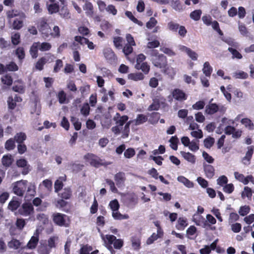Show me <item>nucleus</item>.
<instances>
[{"label":"nucleus","instance_id":"nucleus-1","mask_svg":"<svg viewBox=\"0 0 254 254\" xmlns=\"http://www.w3.org/2000/svg\"><path fill=\"white\" fill-rule=\"evenodd\" d=\"M146 53L149 55L150 61L155 66L159 68L166 67L167 61L164 55L159 54L157 50H150Z\"/></svg>","mask_w":254,"mask_h":254},{"label":"nucleus","instance_id":"nucleus-2","mask_svg":"<svg viewBox=\"0 0 254 254\" xmlns=\"http://www.w3.org/2000/svg\"><path fill=\"white\" fill-rule=\"evenodd\" d=\"M104 241L105 247L110 251L111 254H115L116 252L114 250L112 245L116 249H120L123 246L124 242L122 239H117L116 237L112 235H106L105 237H102Z\"/></svg>","mask_w":254,"mask_h":254},{"label":"nucleus","instance_id":"nucleus-3","mask_svg":"<svg viewBox=\"0 0 254 254\" xmlns=\"http://www.w3.org/2000/svg\"><path fill=\"white\" fill-rule=\"evenodd\" d=\"M84 158L91 166L96 168H98L100 166H107L111 164L110 162H106L104 159L92 153H87L84 155Z\"/></svg>","mask_w":254,"mask_h":254},{"label":"nucleus","instance_id":"nucleus-4","mask_svg":"<svg viewBox=\"0 0 254 254\" xmlns=\"http://www.w3.org/2000/svg\"><path fill=\"white\" fill-rule=\"evenodd\" d=\"M27 183L26 180H22L13 183L12 185L13 192L19 196H23L27 189Z\"/></svg>","mask_w":254,"mask_h":254},{"label":"nucleus","instance_id":"nucleus-5","mask_svg":"<svg viewBox=\"0 0 254 254\" xmlns=\"http://www.w3.org/2000/svg\"><path fill=\"white\" fill-rule=\"evenodd\" d=\"M226 110V108L223 105H217L215 103L209 102L205 107V113L208 115H213L218 111L224 113Z\"/></svg>","mask_w":254,"mask_h":254},{"label":"nucleus","instance_id":"nucleus-6","mask_svg":"<svg viewBox=\"0 0 254 254\" xmlns=\"http://www.w3.org/2000/svg\"><path fill=\"white\" fill-rule=\"evenodd\" d=\"M66 215L60 213H56L53 215V221L60 226H67V224H66Z\"/></svg>","mask_w":254,"mask_h":254},{"label":"nucleus","instance_id":"nucleus-7","mask_svg":"<svg viewBox=\"0 0 254 254\" xmlns=\"http://www.w3.org/2000/svg\"><path fill=\"white\" fill-rule=\"evenodd\" d=\"M33 207L31 203H24L18 209L19 213L24 216H29L33 213Z\"/></svg>","mask_w":254,"mask_h":254},{"label":"nucleus","instance_id":"nucleus-8","mask_svg":"<svg viewBox=\"0 0 254 254\" xmlns=\"http://www.w3.org/2000/svg\"><path fill=\"white\" fill-rule=\"evenodd\" d=\"M39 30L41 32L43 37L47 38L49 35H51V28L44 20H41L40 21Z\"/></svg>","mask_w":254,"mask_h":254},{"label":"nucleus","instance_id":"nucleus-9","mask_svg":"<svg viewBox=\"0 0 254 254\" xmlns=\"http://www.w3.org/2000/svg\"><path fill=\"white\" fill-rule=\"evenodd\" d=\"M128 117L127 115L121 116L120 113H116L113 117V120L116 125L123 127L127 121Z\"/></svg>","mask_w":254,"mask_h":254},{"label":"nucleus","instance_id":"nucleus-10","mask_svg":"<svg viewBox=\"0 0 254 254\" xmlns=\"http://www.w3.org/2000/svg\"><path fill=\"white\" fill-rule=\"evenodd\" d=\"M103 54L106 59L110 63H113L115 62L117 57L110 48H106L103 50Z\"/></svg>","mask_w":254,"mask_h":254},{"label":"nucleus","instance_id":"nucleus-11","mask_svg":"<svg viewBox=\"0 0 254 254\" xmlns=\"http://www.w3.org/2000/svg\"><path fill=\"white\" fill-rule=\"evenodd\" d=\"M192 221L195 224L203 228H205L207 226V222L205 218L198 214H194L192 216Z\"/></svg>","mask_w":254,"mask_h":254},{"label":"nucleus","instance_id":"nucleus-12","mask_svg":"<svg viewBox=\"0 0 254 254\" xmlns=\"http://www.w3.org/2000/svg\"><path fill=\"white\" fill-rule=\"evenodd\" d=\"M38 241L39 233L38 230H36V232L30 239L26 246L29 249H35L38 244Z\"/></svg>","mask_w":254,"mask_h":254},{"label":"nucleus","instance_id":"nucleus-13","mask_svg":"<svg viewBox=\"0 0 254 254\" xmlns=\"http://www.w3.org/2000/svg\"><path fill=\"white\" fill-rule=\"evenodd\" d=\"M7 17L8 22L10 23L13 20V18L18 17H25V15L23 13L19 12L17 10H12L7 11Z\"/></svg>","mask_w":254,"mask_h":254},{"label":"nucleus","instance_id":"nucleus-14","mask_svg":"<svg viewBox=\"0 0 254 254\" xmlns=\"http://www.w3.org/2000/svg\"><path fill=\"white\" fill-rule=\"evenodd\" d=\"M163 234V232L161 228L157 229V233H154L152 235L148 238L146 241L147 245H150L152 244L155 240L158 239L159 238H161Z\"/></svg>","mask_w":254,"mask_h":254},{"label":"nucleus","instance_id":"nucleus-15","mask_svg":"<svg viewBox=\"0 0 254 254\" xmlns=\"http://www.w3.org/2000/svg\"><path fill=\"white\" fill-rule=\"evenodd\" d=\"M172 94L173 98L178 101L185 100L187 99L185 93L179 89H174L173 91Z\"/></svg>","mask_w":254,"mask_h":254},{"label":"nucleus","instance_id":"nucleus-16","mask_svg":"<svg viewBox=\"0 0 254 254\" xmlns=\"http://www.w3.org/2000/svg\"><path fill=\"white\" fill-rule=\"evenodd\" d=\"M16 164L18 167L23 168L22 172V174L26 175L29 173V166L27 165V162L26 160L24 159H20L17 161Z\"/></svg>","mask_w":254,"mask_h":254},{"label":"nucleus","instance_id":"nucleus-17","mask_svg":"<svg viewBox=\"0 0 254 254\" xmlns=\"http://www.w3.org/2000/svg\"><path fill=\"white\" fill-rule=\"evenodd\" d=\"M114 180L117 186H122L126 180L125 174L123 172L117 173L114 176Z\"/></svg>","mask_w":254,"mask_h":254},{"label":"nucleus","instance_id":"nucleus-18","mask_svg":"<svg viewBox=\"0 0 254 254\" xmlns=\"http://www.w3.org/2000/svg\"><path fill=\"white\" fill-rule=\"evenodd\" d=\"M83 9L88 17H93L94 14L93 6L90 2L86 1L83 6Z\"/></svg>","mask_w":254,"mask_h":254},{"label":"nucleus","instance_id":"nucleus-19","mask_svg":"<svg viewBox=\"0 0 254 254\" xmlns=\"http://www.w3.org/2000/svg\"><path fill=\"white\" fill-rule=\"evenodd\" d=\"M254 153V148L253 146L248 147V151L246 153L245 156L243 158V163L246 165L250 164V160Z\"/></svg>","mask_w":254,"mask_h":254},{"label":"nucleus","instance_id":"nucleus-20","mask_svg":"<svg viewBox=\"0 0 254 254\" xmlns=\"http://www.w3.org/2000/svg\"><path fill=\"white\" fill-rule=\"evenodd\" d=\"M25 17H18L16 18L11 23L12 27L13 29L19 30L23 26V19Z\"/></svg>","mask_w":254,"mask_h":254},{"label":"nucleus","instance_id":"nucleus-21","mask_svg":"<svg viewBox=\"0 0 254 254\" xmlns=\"http://www.w3.org/2000/svg\"><path fill=\"white\" fill-rule=\"evenodd\" d=\"M204 170L208 178H212L214 175V168L212 165L203 164Z\"/></svg>","mask_w":254,"mask_h":254},{"label":"nucleus","instance_id":"nucleus-22","mask_svg":"<svg viewBox=\"0 0 254 254\" xmlns=\"http://www.w3.org/2000/svg\"><path fill=\"white\" fill-rule=\"evenodd\" d=\"M180 153L184 158L188 162L191 164H194L195 163L196 158L190 152H185L184 151H181Z\"/></svg>","mask_w":254,"mask_h":254},{"label":"nucleus","instance_id":"nucleus-23","mask_svg":"<svg viewBox=\"0 0 254 254\" xmlns=\"http://www.w3.org/2000/svg\"><path fill=\"white\" fill-rule=\"evenodd\" d=\"M39 42L34 43L30 49V53L32 58L35 59L38 56V51L39 50Z\"/></svg>","mask_w":254,"mask_h":254},{"label":"nucleus","instance_id":"nucleus-24","mask_svg":"<svg viewBox=\"0 0 254 254\" xmlns=\"http://www.w3.org/2000/svg\"><path fill=\"white\" fill-rule=\"evenodd\" d=\"M65 179V176L61 177L58 179L55 183V190L56 192H58L59 190H60L63 187V181H64Z\"/></svg>","mask_w":254,"mask_h":254},{"label":"nucleus","instance_id":"nucleus-25","mask_svg":"<svg viewBox=\"0 0 254 254\" xmlns=\"http://www.w3.org/2000/svg\"><path fill=\"white\" fill-rule=\"evenodd\" d=\"M144 77V75L141 72L132 73L128 75V79L134 81L141 80Z\"/></svg>","mask_w":254,"mask_h":254},{"label":"nucleus","instance_id":"nucleus-26","mask_svg":"<svg viewBox=\"0 0 254 254\" xmlns=\"http://www.w3.org/2000/svg\"><path fill=\"white\" fill-rule=\"evenodd\" d=\"M177 180L183 184L185 186L189 188H191L193 187V184L190 181H189L188 179L185 178L184 176H179L177 178Z\"/></svg>","mask_w":254,"mask_h":254},{"label":"nucleus","instance_id":"nucleus-27","mask_svg":"<svg viewBox=\"0 0 254 254\" xmlns=\"http://www.w3.org/2000/svg\"><path fill=\"white\" fill-rule=\"evenodd\" d=\"M135 67L137 69H141L145 74H147L150 70V67L147 63L136 64Z\"/></svg>","mask_w":254,"mask_h":254},{"label":"nucleus","instance_id":"nucleus-28","mask_svg":"<svg viewBox=\"0 0 254 254\" xmlns=\"http://www.w3.org/2000/svg\"><path fill=\"white\" fill-rule=\"evenodd\" d=\"M53 3L48 4L47 3V8L50 14L56 13L59 10V6L57 3L52 2Z\"/></svg>","mask_w":254,"mask_h":254},{"label":"nucleus","instance_id":"nucleus-29","mask_svg":"<svg viewBox=\"0 0 254 254\" xmlns=\"http://www.w3.org/2000/svg\"><path fill=\"white\" fill-rule=\"evenodd\" d=\"M203 73L206 76H210L212 71V67L210 66L208 62L204 63L203 67L202 68Z\"/></svg>","mask_w":254,"mask_h":254},{"label":"nucleus","instance_id":"nucleus-30","mask_svg":"<svg viewBox=\"0 0 254 254\" xmlns=\"http://www.w3.org/2000/svg\"><path fill=\"white\" fill-rule=\"evenodd\" d=\"M13 162V158L11 155H6L3 156L2 158V163L3 166L6 167L9 166Z\"/></svg>","mask_w":254,"mask_h":254},{"label":"nucleus","instance_id":"nucleus-31","mask_svg":"<svg viewBox=\"0 0 254 254\" xmlns=\"http://www.w3.org/2000/svg\"><path fill=\"white\" fill-rule=\"evenodd\" d=\"M57 97L60 104H63L68 103L66 99V95L64 91H60L58 94Z\"/></svg>","mask_w":254,"mask_h":254},{"label":"nucleus","instance_id":"nucleus-32","mask_svg":"<svg viewBox=\"0 0 254 254\" xmlns=\"http://www.w3.org/2000/svg\"><path fill=\"white\" fill-rule=\"evenodd\" d=\"M112 216L116 220L127 219L129 217L127 214L123 215L121 214L118 210L113 211Z\"/></svg>","mask_w":254,"mask_h":254},{"label":"nucleus","instance_id":"nucleus-33","mask_svg":"<svg viewBox=\"0 0 254 254\" xmlns=\"http://www.w3.org/2000/svg\"><path fill=\"white\" fill-rule=\"evenodd\" d=\"M26 139V135L24 132H19L16 134L14 139L18 143H22Z\"/></svg>","mask_w":254,"mask_h":254},{"label":"nucleus","instance_id":"nucleus-34","mask_svg":"<svg viewBox=\"0 0 254 254\" xmlns=\"http://www.w3.org/2000/svg\"><path fill=\"white\" fill-rule=\"evenodd\" d=\"M147 121V117L143 114L138 115L136 119L133 121L135 125H139Z\"/></svg>","mask_w":254,"mask_h":254},{"label":"nucleus","instance_id":"nucleus-35","mask_svg":"<svg viewBox=\"0 0 254 254\" xmlns=\"http://www.w3.org/2000/svg\"><path fill=\"white\" fill-rule=\"evenodd\" d=\"M163 72L172 78L176 74V70L174 68L171 66H167L165 68Z\"/></svg>","mask_w":254,"mask_h":254},{"label":"nucleus","instance_id":"nucleus-36","mask_svg":"<svg viewBox=\"0 0 254 254\" xmlns=\"http://www.w3.org/2000/svg\"><path fill=\"white\" fill-rule=\"evenodd\" d=\"M131 121H129L127 122L125 126L124 127V129L122 132V137L123 138H125L128 137L129 133V127L131 123Z\"/></svg>","mask_w":254,"mask_h":254},{"label":"nucleus","instance_id":"nucleus-37","mask_svg":"<svg viewBox=\"0 0 254 254\" xmlns=\"http://www.w3.org/2000/svg\"><path fill=\"white\" fill-rule=\"evenodd\" d=\"M171 6L175 10L178 11H181L183 9L179 0H171Z\"/></svg>","mask_w":254,"mask_h":254},{"label":"nucleus","instance_id":"nucleus-38","mask_svg":"<svg viewBox=\"0 0 254 254\" xmlns=\"http://www.w3.org/2000/svg\"><path fill=\"white\" fill-rule=\"evenodd\" d=\"M60 14L63 18L68 19L70 18L69 12L66 6H63L60 10Z\"/></svg>","mask_w":254,"mask_h":254},{"label":"nucleus","instance_id":"nucleus-39","mask_svg":"<svg viewBox=\"0 0 254 254\" xmlns=\"http://www.w3.org/2000/svg\"><path fill=\"white\" fill-rule=\"evenodd\" d=\"M20 203L15 200H11L8 203V208L11 211H14L16 210L20 206Z\"/></svg>","mask_w":254,"mask_h":254},{"label":"nucleus","instance_id":"nucleus-40","mask_svg":"<svg viewBox=\"0 0 254 254\" xmlns=\"http://www.w3.org/2000/svg\"><path fill=\"white\" fill-rule=\"evenodd\" d=\"M21 246V243L17 240L12 239L8 243V246L9 248L16 250L20 248Z\"/></svg>","mask_w":254,"mask_h":254},{"label":"nucleus","instance_id":"nucleus-41","mask_svg":"<svg viewBox=\"0 0 254 254\" xmlns=\"http://www.w3.org/2000/svg\"><path fill=\"white\" fill-rule=\"evenodd\" d=\"M241 123L243 124L246 127L248 128L249 129H253L254 128V125L252 123V121L248 118L243 119L241 120Z\"/></svg>","mask_w":254,"mask_h":254},{"label":"nucleus","instance_id":"nucleus-42","mask_svg":"<svg viewBox=\"0 0 254 254\" xmlns=\"http://www.w3.org/2000/svg\"><path fill=\"white\" fill-rule=\"evenodd\" d=\"M47 60L45 58L42 57L35 64V67L37 69L41 70L43 68V66L46 63Z\"/></svg>","mask_w":254,"mask_h":254},{"label":"nucleus","instance_id":"nucleus-43","mask_svg":"<svg viewBox=\"0 0 254 254\" xmlns=\"http://www.w3.org/2000/svg\"><path fill=\"white\" fill-rule=\"evenodd\" d=\"M202 11L201 10H195L191 12L190 14V17L195 21L198 20L201 15Z\"/></svg>","mask_w":254,"mask_h":254},{"label":"nucleus","instance_id":"nucleus-44","mask_svg":"<svg viewBox=\"0 0 254 254\" xmlns=\"http://www.w3.org/2000/svg\"><path fill=\"white\" fill-rule=\"evenodd\" d=\"M101 124L104 128L108 129L112 125L111 119H101Z\"/></svg>","mask_w":254,"mask_h":254},{"label":"nucleus","instance_id":"nucleus-45","mask_svg":"<svg viewBox=\"0 0 254 254\" xmlns=\"http://www.w3.org/2000/svg\"><path fill=\"white\" fill-rule=\"evenodd\" d=\"M187 225V219L184 218H179L178 220V225H177V229L183 230Z\"/></svg>","mask_w":254,"mask_h":254},{"label":"nucleus","instance_id":"nucleus-46","mask_svg":"<svg viewBox=\"0 0 254 254\" xmlns=\"http://www.w3.org/2000/svg\"><path fill=\"white\" fill-rule=\"evenodd\" d=\"M132 247L134 250H138L140 248V240L139 238L133 237L131 238Z\"/></svg>","mask_w":254,"mask_h":254},{"label":"nucleus","instance_id":"nucleus-47","mask_svg":"<svg viewBox=\"0 0 254 254\" xmlns=\"http://www.w3.org/2000/svg\"><path fill=\"white\" fill-rule=\"evenodd\" d=\"M39 50L41 51H48L52 47L51 44L48 42L40 43L39 42Z\"/></svg>","mask_w":254,"mask_h":254},{"label":"nucleus","instance_id":"nucleus-48","mask_svg":"<svg viewBox=\"0 0 254 254\" xmlns=\"http://www.w3.org/2000/svg\"><path fill=\"white\" fill-rule=\"evenodd\" d=\"M179 24L174 21H170L168 23L167 27L169 30L173 32H177L179 27Z\"/></svg>","mask_w":254,"mask_h":254},{"label":"nucleus","instance_id":"nucleus-49","mask_svg":"<svg viewBox=\"0 0 254 254\" xmlns=\"http://www.w3.org/2000/svg\"><path fill=\"white\" fill-rule=\"evenodd\" d=\"M228 50L232 54L233 59H241L242 58V55L236 49L229 47Z\"/></svg>","mask_w":254,"mask_h":254},{"label":"nucleus","instance_id":"nucleus-50","mask_svg":"<svg viewBox=\"0 0 254 254\" xmlns=\"http://www.w3.org/2000/svg\"><path fill=\"white\" fill-rule=\"evenodd\" d=\"M15 146L14 139L13 138L7 140L5 143V148L8 150L13 149Z\"/></svg>","mask_w":254,"mask_h":254},{"label":"nucleus","instance_id":"nucleus-51","mask_svg":"<svg viewBox=\"0 0 254 254\" xmlns=\"http://www.w3.org/2000/svg\"><path fill=\"white\" fill-rule=\"evenodd\" d=\"M58 240V238L56 236L50 237L48 240V248L50 250L56 247L55 243Z\"/></svg>","mask_w":254,"mask_h":254},{"label":"nucleus","instance_id":"nucleus-52","mask_svg":"<svg viewBox=\"0 0 254 254\" xmlns=\"http://www.w3.org/2000/svg\"><path fill=\"white\" fill-rule=\"evenodd\" d=\"M159 45V41L157 40H154L153 41L148 42L147 44L146 47L148 49L154 50V48L158 47Z\"/></svg>","mask_w":254,"mask_h":254},{"label":"nucleus","instance_id":"nucleus-53","mask_svg":"<svg viewBox=\"0 0 254 254\" xmlns=\"http://www.w3.org/2000/svg\"><path fill=\"white\" fill-rule=\"evenodd\" d=\"M170 142V147L174 150H177L178 149L177 143L178 139L176 136H172L169 140Z\"/></svg>","mask_w":254,"mask_h":254},{"label":"nucleus","instance_id":"nucleus-54","mask_svg":"<svg viewBox=\"0 0 254 254\" xmlns=\"http://www.w3.org/2000/svg\"><path fill=\"white\" fill-rule=\"evenodd\" d=\"M158 23L157 20L154 17H151L149 20L146 23V27L149 29L153 28Z\"/></svg>","mask_w":254,"mask_h":254},{"label":"nucleus","instance_id":"nucleus-55","mask_svg":"<svg viewBox=\"0 0 254 254\" xmlns=\"http://www.w3.org/2000/svg\"><path fill=\"white\" fill-rule=\"evenodd\" d=\"M36 218L43 224H45L48 222V216L44 213L38 214L36 216Z\"/></svg>","mask_w":254,"mask_h":254},{"label":"nucleus","instance_id":"nucleus-56","mask_svg":"<svg viewBox=\"0 0 254 254\" xmlns=\"http://www.w3.org/2000/svg\"><path fill=\"white\" fill-rule=\"evenodd\" d=\"M109 206L112 209V212L116 210H118L120 205L117 199H115L111 201L109 203Z\"/></svg>","mask_w":254,"mask_h":254},{"label":"nucleus","instance_id":"nucleus-57","mask_svg":"<svg viewBox=\"0 0 254 254\" xmlns=\"http://www.w3.org/2000/svg\"><path fill=\"white\" fill-rule=\"evenodd\" d=\"M242 196L243 197L246 196L248 198L251 199L252 196V189L248 187H245L244 188V190L242 193Z\"/></svg>","mask_w":254,"mask_h":254},{"label":"nucleus","instance_id":"nucleus-58","mask_svg":"<svg viewBox=\"0 0 254 254\" xmlns=\"http://www.w3.org/2000/svg\"><path fill=\"white\" fill-rule=\"evenodd\" d=\"M2 82L5 85L10 86L12 83V79L11 77L8 75H6L3 77H1Z\"/></svg>","mask_w":254,"mask_h":254},{"label":"nucleus","instance_id":"nucleus-59","mask_svg":"<svg viewBox=\"0 0 254 254\" xmlns=\"http://www.w3.org/2000/svg\"><path fill=\"white\" fill-rule=\"evenodd\" d=\"M89 111L90 107L88 103L84 104L80 110L81 113L85 116L89 115Z\"/></svg>","mask_w":254,"mask_h":254},{"label":"nucleus","instance_id":"nucleus-60","mask_svg":"<svg viewBox=\"0 0 254 254\" xmlns=\"http://www.w3.org/2000/svg\"><path fill=\"white\" fill-rule=\"evenodd\" d=\"M214 143V139L212 137H209L205 138L204 140V144L205 147L210 148Z\"/></svg>","mask_w":254,"mask_h":254},{"label":"nucleus","instance_id":"nucleus-61","mask_svg":"<svg viewBox=\"0 0 254 254\" xmlns=\"http://www.w3.org/2000/svg\"><path fill=\"white\" fill-rule=\"evenodd\" d=\"M135 152L132 148H128L124 152V156L126 158H132L135 155Z\"/></svg>","mask_w":254,"mask_h":254},{"label":"nucleus","instance_id":"nucleus-62","mask_svg":"<svg viewBox=\"0 0 254 254\" xmlns=\"http://www.w3.org/2000/svg\"><path fill=\"white\" fill-rule=\"evenodd\" d=\"M234 177L236 180L243 184H246L247 183V181L245 180V177L242 174H240L238 172H234Z\"/></svg>","mask_w":254,"mask_h":254},{"label":"nucleus","instance_id":"nucleus-63","mask_svg":"<svg viewBox=\"0 0 254 254\" xmlns=\"http://www.w3.org/2000/svg\"><path fill=\"white\" fill-rule=\"evenodd\" d=\"M114 46L118 49L122 47L123 38L120 37H114L113 40Z\"/></svg>","mask_w":254,"mask_h":254},{"label":"nucleus","instance_id":"nucleus-64","mask_svg":"<svg viewBox=\"0 0 254 254\" xmlns=\"http://www.w3.org/2000/svg\"><path fill=\"white\" fill-rule=\"evenodd\" d=\"M71 194V191L69 188H66L64 190L63 192L61 195L63 198L67 199L70 198Z\"/></svg>","mask_w":254,"mask_h":254}]
</instances>
